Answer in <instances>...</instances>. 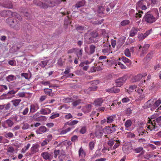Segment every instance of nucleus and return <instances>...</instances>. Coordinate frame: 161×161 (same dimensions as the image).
Segmentation results:
<instances>
[{"label": "nucleus", "mask_w": 161, "mask_h": 161, "mask_svg": "<svg viewBox=\"0 0 161 161\" xmlns=\"http://www.w3.org/2000/svg\"><path fill=\"white\" fill-rule=\"evenodd\" d=\"M161 121V116L156 118L155 119L152 120L151 125H147V130L157 131L158 130Z\"/></svg>", "instance_id": "1"}, {"label": "nucleus", "mask_w": 161, "mask_h": 161, "mask_svg": "<svg viewBox=\"0 0 161 161\" xmlns=\"http://www.w3.org/2000/svg\"><path fill=\"white\" fill-rule=\"evenodd\" d=\"M35 4L37 6L44 8H46L48 6L53 7L55 6L57 4V3L55 1H53L50 0H45L43 2H39L38 3H35Z\"/></svg>", "instance_id": "2"}, {"label": "nucleus", "mask_w": 161, "mask_h": 161, "mask_svg": "<svg viewBox=\"0 0 161 161\" xmlns=\"http://www.w3.org/2000/svg\"><path fill=\"white\" fill-rule=\"evenodd\" d=\"M99 81L98 80H95L91 82V84L93 86L89 87L87 89L85 90L84 92L85 93L89 94L92 91H94L96 90L97 87L96 85L99 83Z\"/></svg>", "instance_id": "3"}, {"label": "nucleus", "mask_w": 161, "mask_h": 161, "mask_svg": "<svg viewBox=\"0 0 161 161\" xmlns=\"http://www.w3.org/2000/svg\"><path fill=\"white\" fill-rule=\"evenodd\" d=\"M127 79V76L124 75L122 77L118 78L115 80V83L116 87H120L122 86L125 82Z\"/></svg>", "instance_id": "4"}, {"label": "nucleus", "mask_w": 161, "mask_h": 161, "mask_svg": "<svg viewBox=\"0 0 161 161\" xmlns=\"http://www.w3.org/2000/svg\"><path fill=\"white\" fill-rule=\"evenodd\" d=\"M159 17V14L158 12L157 16L156 17H155L151 14H148L146 15L144 18L145 21L148 23H152L156 21V20Z\"/></svg>", "instance_id": "5"}, {"label": "nucleus", "mask_w": 161, "mask_h": 161, "mask_svg": "<svg viewBox=\"0 0 161 161\" xmlns=\"http://www.w3.org/2000/svg\"><path fill=\"white\" fill-rule=\"evenodd\" d=\"M137 92L138 93L139 95V97H134V98H132L133 99H135V101H138L139 100H141L143 98L145 97V95L143 92V89L139 88L137 90Z\"/></svg>", "instance_id": "6"}, {"label": "nucleus", "mask_w": 161, "mask_h": 161, "mask_svg": "<svg viewBox=\"0 0 161 161\" xmlns=\"http://www.w3.org/2000/svg\"><path fill=\"white\" fill-rule=\"evenodd\" d=\"M147 75L146 73H144L143 74H139L136 75L134 76L132 79V82H136L139 81L143 77H144Z\"/></svg>", "instance_id": "7"}, {"label": "nucleus", "mask_w": 161, "mask_h": 161, "mask_svg": "<svg viewBox=\"0 0 161 161\" xmlns=\"http://www.w3.org/2000/svg\"><path fill=\"white\" fill-rule=\"evenodd\" d=\"M45 117V116L40 115L39 113L37 112L33 115L32 119L35 121H39L42 120L43 118Z\"/></svg>", "instance_id": "8"}, {"label": "nucleus", "mask_w": 161, "mask_h": 161, "mask_svg": "<svg viewBox=\"0 0 161 161\" xmlns=\"http://www.w3.org/2000/svg\"><path fill=\"white\" fill-rule=\"evenodd\" d=\"M150 34V31H148L145 33L139 34L138 35V38L139 41H142L146 38Z\"/></svg>", "instance_id": "9"}, {"label": "nucleus", "mask_w": 161, "mask_h": 161, "mask_svg": "<svg viewBox=\"0 0 161 161\" xmlns=\"http://www.w3.org/2000/svg\"><path fill=\"white\" fill-rule=\"evenodd\" d=\"M139 29L136 27H133L130 32V36L131 37H134L137 34Z\"/></svg>", "instance_id": "10"}, {"label": "nucleus", "mask_w": 161, "mask_h": 161, "mask_svg": "<svg viewBox=\"0 0 161 161\" xmlns=\"http://www.w3.org/2000/svg\"><path fill=\"white\" fill-rule=\"evenodd\" d=\"M30 108V112L31 113H33L36 112L39 109V107L37 104H31Z\"/></svg>", "instance_id": "11"}, {"label": "nucleus", "mask_w": 161, "mask_h": 161, "mask_svg": "<svg viewBox=\"0 0 161 161\" xmlns=\"http://www.w3.org/2000/svg\"><path fill=\"white\" fill-rule=\"evenodd\" d=\"M13 122L11 120L8 119L4 122V124H3V126L4 128H7V125L8 127H11L13 125Z\"/></svg>", "instance_id": "12"}, {"label": "nucleus", "mask_w": 161, "mask_h": 161, "mask_svg": "<svg viewBox=\"0 0 161 161\" xmlns=\"http://www.w3.org/2000/svg\"><path fill=\"white\" fill-rule=\"evenodd\" d=\"M136 86L135 85L130 86L129 88L126 89V90H127V92L129 94H131L132 92H136Z\"/></svg>", "instance_id": "13"}, {"label": "nucleus", "mask_w": 161, "mask_h": 161, "mask_svg": "<svg viewBox=\"0 0 161 161\" xmlns=\"http://www.w3.org/2000/svg\"><path fill=\"white\" fill-rule=\"evenodd\" d=\"M147 131H146L142 127H140L138 129V131L139 133V135L143 136H144L146 135L148 132L146 133Z\"/></svg>", "instance_id": "14"}, {"label": "nucleus", "mask_w": 161, "mask_h": 161, "mask_svg": "<svg viewBox=\"0 0 161 161\" xmlns=\"http://www.w3.org/2000/svg\"><path fill=\"white\" fill-rule=\"evenodd\" d=\"M51 112V110L48 108H42L40 111L41 114L43 115L48 114Z\"/></svg>", "instance_id": "15"}, {"label": "nucleus", "mask_w": 161, "mask_h": 161, "mask_svg": "<svg viewBox=\"0 0 161 161\" xmlns=\"http://www.w3.org/2000/svg\"><path fill=\"white\" fill-rule=\"evenodd\" d=\"M153 98H152L149 100L145 103L144 106V108H147L150 107L153 108Z\"/></svg>", "instance_id": "16"}, {"label": "nucleus", "mask_w": 161, "mask_h": 161, "mask_svg": "<svg viewBox=\"0 0 161 161\" xmlns=\"http://www.w3.org/2000/svg\"><path fill=\"white\" fill-rule=\"evenodd\" d=\"M39 145L37 144H34L31 148V151L33 153H35L38 152L39 151Z\"/></svg>", "instance_id": "17"}, {"label": "nucleus", "mask_w": 161, "mask_h": 161, "mask_svg": "<svg viewBox=\"0 0 161 161\" xmlns=\"http://www.w3.org/2000/svg\"><path fill=\"white\" fill-rule=\"evenodd\" d=\"M153 108L158 107L161 103V100L159 99L156 100L155 99L153 98Z\"/></svg>", "instance_id": "18"}, {"label": "nucleus", "mask_w": 161, "mask_h": 161, "mask_svg": "<svg viewBox=\"0 0 161 161\" xmlns=\"http://www.w3.org/2000/svg\"><path fill=\"white\" fill-rule=\"evenodd\" d=\"M103 134V131L102 129H97L95 132V136L98 138H101Z\"/></svg>", "instance_id": "19"}, {"label": "nucleus", "mask_w": 161, "mask_h": 161, "mask_svg": "<svg viewBox=\"0 0 161 161\" xmlns=\"http://www.w3.org/2000/svg\"><path fill=\"white\" fill-rule=\"evenodd\" d=\"M116 118V115H113L107 117V123H112Z\"/></svg>", "instance_id": "20"}, {"label": "nucleus", "mask_w": 161, "mask_h": 161, "mask_svg": "<svg viewBox=\"0 0 161 161\" xmlns=\"http://www.w3.org/2000/svg\"><path fill=\"white\" fill-rule=\"evenodd\" d=\"M115 127L114 125H112V127H109L107 128L106 129L107 132L108 133L110 134L114 132L116 130Z\"/></svg>", "instance_id": "21"}, {"label": "nucleus", "mask_w": 161, "mask_h": 161, "mask_svg": "<svg viewBox=\"0 0 161 161\" xmlns=\"http://www.w3.org/2000/svg\"><path fill=\"white\" fill-rule=\"evenodd\" d=\"M104 99L103 98H98L94 102V104L96 106H100L103 102Z\"/></svg>", "instance_id": "22"}, {"label": "nucleus", "mask_w": 161, "mask_h": 161, "mask_svg": "<svg viewBox=\"0 0 161 161\" xmlns=\"http://www.w3.org/2000/svg\"><path fill=\"white\" fill-rule=\"evenodd\" d=\"M47 128L44 126L40 127L39 129L36 130V132L37 134H41L46 131Z\"/></svg>", "instance_id": "23"}, {"label": "nucleus", "mask_w": 161, "mask_h": 161, "mask_svg": "<svg viewBox=\"0 0 161 161\" xmlns=\"http://www.w3.org/2000/svg\"><path fill=\"white\" fill-rule=\"evenodd\" d=\"M92 106L91 104H88L86 105L83 108V111L85 113H88L91 110Z\"/></svg>", "instance_id": "24"}, {"label": "nucleus", "mask_w": 161, "mask_h": 161, "mask_svg": "<svg viewBox=\"0 0 161 161\" xmlns=\"http://www.w3.org/2000/svg\"><path fill=\"white\" fill-rule=\"evenodd\" d=\"M120 60V58H119L115 62V66H117V65H119V67L122 69H126V66L124 65L123 64H122L119 61Z\"/></svg>", "instance_id": "25"}, {"label": "nucleus", "mask_w": 161, "mask_h": 161, "mask_svg": "<svg viewBox=\"0 0 161 161\" xmlns=\"http://www.w3.org/2000/svg\"><path fill=\"white\" fill-rule=\"evenodd\" d=\"M78 154L80 157L83 158L85 156L86 153L82 147H81L79 149Z\"/></svg>", "instance_id": "26"}, {"label": "nucleus", "mask_w": 161, "mask_h": 161, "mask_svg": "<svg viewBox=\"0 0 161 161\" xmlns=\"http://www.w3.org/2000/svg\"><path fill=\"white\" fill-rule=\"evenodd\" d=\"M110 45L102 49V52L105 54L108 55L110 52Z\"/></svg>", "instance_id": "27"}, {"label": "nucleus", "mask_w": 161, "mask_h": 161, "mask_svg": "<svg viewBox=\"0 0 161 161\" xmlns=\"http://www.w3.org/2000/svg\"><path fill=\"white\" fill-rule=\"evenodd\" d=\"M7 22L8 24L12 26L14 25L15 22H17V20L15 19H8L7 20Z\"/></svg>", "instance_id": "28"}, {"label": "nucleus", "mask_w": 161, "mask_h": 161, "mask_svg": "<svg viewBox=\"0 0 161 161\" xmlns=\"http://www.w3.org/2000/svg\"><path fill=\"white\" fill-rule=\"evenodd\" d=\"M146 1L143 0H141L139 1L136 4V8L137 9H139V8H141V7L144 4H145Z\"/></svg>", "instance_id": "29"}, {"label": "nucleus", "mask_w": 161, "mask_h": 161, "mask_svg": "<svg viewBox=\"0 0 161 161\" xmlns=\"http://www.w3.org/2000/svg\"><path fill=\"white\" fill-rule=\"evenodd\" d=\"M41 156L45 159H49L50 156V154L47 152H44L41 154Z\"/></svg>", "instance_id": "30"}, {"label": "nucleus", "mask_w": 161, "mask_h": 161, "mask_svg": "<svg viewBox=\"0 0 161 161\" xmlns=\"http://www.w3.org/2000/svg\"><path fill=\"white\" fill-rule=\"evenodd\" d=\"M102 155L101 150L100 149L97 150L95 152V153L92 157V158H96L100 157Z\"/></svg>", "instance_id": "31"}, {"label": "nucleus", "mask_w": 161, "mask_h": 161, "mask_svg": "<svg viewBox=\"0 0 161 161\" xmlns=\"http://www.w3.org/2000/svg\"><path fill=\"white\" fill-rule=\"evenodd\" d=\"M132 123V121L129 119L126 121L125 124V125L126 130L128 129V128L131 126Z\"/></svg>", "instance_id": "32"}, {"label": "nucleus", "mask_w": 161, "mask_h": 161, "mask_svg": "<svg viewBox=\"0 0 161 161\" xmlns=\"http://www.w3.org/2000/svg\"><path fill=\"white\" fill-rule=\"evenodd\" d=\"M149 47V45L148 44H145L144 45V46L143 47L142 53L141 54V56H142L143 55V54L145 53L146 51Z\"/></svg>", "instance_id": "33"}, {"label": "nucleus", "mask_w": 161, "mask_h": 161, "mask_svg": "<svg viewBox=\"0 0 161 161\" xmlns=\"http://www.w3.org/2000/svg\"><path fill=\"white\" fill-rule=\"evenodd\" d=\"M85 4V1L82 0L81 1L78 2L75 5V7L77 8H80V7L83 6Z\"/></svg>", "instance_id": "34"}, {"label": "nucleus", "mask_w": 161, "mask_h": 161, "mask_svg": "<svg viewBox=\"0 0 161 161\" xmlns=\"http://www.w3.org/2000/svg\"><path fill=\"white\" fill-rule=\"evenodd\" d=\"M21 100L19 99H17L13 100L11 101L13 105L15 107H16L19 105V103L21 101Z\"/></svg>", "instance_id": "35"}, {"label": "nucleus", "mask_w": 161, "mask_h": 161, "mask_svg": "<svg viewBox=\"0 0 161 161\" xmlns=\"http://www.w3.org/2000/svg\"><path fill=\"white\" fill-rule=\"evenodd\" d=\"M14 149L12 147H10L7 149V154L11 155L13 154Z\"/></svg>", "instance_id": "36"}, {"label": "nucleus", "mask_w": 161, "mask_h": 161, "mask_svg": "<svg viewBox=\"0 0 161 161\" xmlns=\"http://www.w3.org/2000/svg\"><path fill=\"white\" fill-rule=\"evenodd\" d=\"M16 79V77L12 75H9L6 78L7 80L9 82L12 81Z\"/></svg>", "instance_id": "37"}, {"label": "nucleus", "mask_w": 161, "mask_h": 161, "mask_svg": "<svg viewBox=\"0 0 161 161\" xmlns=\"http://www.w3.org/2000/svg\"><path fill=\"white\" fill-rule=\"evenodd\" d=\"M16 30H18L20 28V24L19 23V21L17 20V22H15L14 25L12 26Z\"/></svg>", "instance_id": "38"}, {"label": "nucleus", "mask_w": 161, "mask_h": 161, "mask_svg": "<svg viewBox=\"0 0 161 161\" xmlns=\"http://www.w3.org/2000/svg\"><path fill=\"white\" fill-rule=\"evenodd\" d=\"M41 84L44 86L49 85L50 87H53L55 88L56 87V86H52L50 85V82L49 81H42L41 82Z\"/></svg>", "instance_id": "39"}, {"label": "nucleus", "mask_w": 161, "mask_h": 161, "mask_svg": "<svg viewBox=\"0 0 161 161\" xmlns=\"http://www.w3.org/2000/svg\"><path fill=\"white\" fill-rule=\"evenodd\" d=\"M3 7L8 8H11L13 7L12 4L10 1L8 2L7 3L5 4Z\"/></svg>", "instance_id": "40"}, {"label": "nucleus", "mask_w": 161, "mask_h": 161, "mask_svg": "<svg viewBox=\"0 0 161 161\" xmlns=\"http://www.w3.org/2000/svg\"><path fill=\"white\" fill-rule=\"evenodd\" d=\"M82 49H77L76 51V54L77 57L79 58L82 57Z\"/></svg>", "instance_id": "41"}, {"label": "nucleus", "mask_w": 161, "mask_h": 161, "mask_svg": "<svg viewBox=\"0 0 161 161\" xmlns=\"http://www.w3.org/2000/svg\"><path fill=\"white\" fill-rule=\"evenodd\" d=\"M96 47L94 45H91L90 46L89 54H92L95 51Z\"/></svg>", "instance_id": "42"}, {"label": "nucleus", "mask_w": 161, "mask_h": 161, "mask_svg": "<svg viewBox=\"0 0 161 161\" xmlns=\"http://www.w3.org/2000/svg\"><path fill=\"white\" fill-rule=\"evenodd\" d=\"M78 122V121L76 120H72L70 122H68L66 123V125L72 126L76 124Z\"/></svg>", "instance_id": "43"}, {"label": "nucleus", "mask_w": 161, "mask_h": 161, "mask_svg": "<svg viewBox=\"0 0 161 161\" xmlns=\"http://www.w3.org/2000/svg\"><path fill=\"white\" fill-rule=\"evenodd\" d=\"M115 142H116V143H115L114 146L113 147L112 149L113 150H114L118 147L120 144V141L119 140H116Z\"/></svg>", "instance_id": "44"}, {"label": "nucleus", "mask_w": 161, "mask_h": 161, "mask_svg": "<svg viewBox=\"0 0 161 161\" xmlns=\"http://www.w3.org/2000/svg\"><path fill=\"white\" fill-rule=\"evenodd\" d=\"M131 52L128 48H126L124 51L125 55L127 57H131Z\"/></svg>", "instance_id": "45"}, {"label": "nucleus", "mask_w": 161, "mask_h": 161, "mask_svg": "<svg viewBox=\"0 0 161 161\" xmlns=\"http://www.w3.org/2000/svg\"><path fill=\"white\" fill-rule=\"evenodd\" d=\"M130 22L129 20L125 19L121 21L120 23V25L121 26H125L128 25Z\"/></svg>", "instance_id": "46"}, {"label": "nucleus", "mask_w": 161, "mask_h": 161, "mask_svg": "<svg viewBox=\"0 0 161 161\" xmlns=\"http://www.w3.org/2000/svg\"><path fill=\"white\" fill-rule=\"evenodd\" d=\"M30 146V144H27L26 146H25L24 148L22 149L21 150V152L23 153H25L26 151L29 149Z\"/></svg>", "instance_id": "47"}, {"label": "nucleus", "mask_w": 161, "mask_h": 161, "mask_svg": "<svg viewBox=\"0 0 161 161\" xmlns=\"http://www.w3.org/2000/svg\"><path fill=\"white\" fill-rule=\"evenodd\" d=\"M81 101L80 99H78L75 101H74L72 103V104L73 106L75 107L76 106L79 105L81 103Z\"/></svg>", "instance_id": "48"}, {"label": "nucleus", "mask_w": 161, "mask_h": 161, "mask_svg": "<svg viewBox=\"0 0 161 161\" xmlns=\"http://www.w3.org/2000/svg\"><path fill=\"white\" fill-rule=\"evenodd\" d=\"M48 61L47 60L42 61L40 63V65L41 67L44 68L47 64Z\"/></svg>", "instance_id": "49"}, {"label": "nucleus", "mask_w": 161, "mask_h": 161, "mask_svg": "<svg viewBox=\"0 0 161 161\" xmlns=\"http://www.w3.org/2000/svg\"><path fill=\"white\" fill-rule=\"evenodd\" d=\"M59 116V114L58 113H55L54 112L52 114V115L50 116V118L51 119H54L57 117H58Z\"/></svg>", "instance_id": "50"}, {"label": "nucleus", "mask_w": 161, "mask_h": 161, "mask_svg": "<svg viewBox=\"0 0 161 161\" xmlns=\"http://www.w3.org/2000/svg\"><path fill=\"white\" fill-rule=\"evenodd\" d=\"M5 136L7 138H11L13 137L14 135L12 133L9 132L6 133Z\"/></svg>", "instance_id": "51"}, {"label": "nucleus", "mask_w": 161, "mask_h": 161, "mask_svg": "<svg viewBox=\"0 0 161 161\" xmlns=\"http://www.w3.org/2000/svg\"><path fill=\"white\" fill-rule=\"evenodd\" d=\"M104 10V7L102 6H99L98 7L97 12L99 14H103Z\"/></svg>", "instance_id": "52"}, {"label": "nucleus", "mask_w": 161, "mask_h": 161, "mask_svg": "<svg viewBox=\"0 0 161 161\" xmlns=\"http://www.w3.org/2000/svg\"><path fill=\"white\" fill-rule=\"evenodd\" d=\"M122 61L125 63H128L129 64H131L130 61L128 58L125 57H123L121 58Z\"/></svg>", "instance_id": "53"}, {"label": "nucleus", "mask_w": 161, "mask_h": 161, "mask_svg": "<svg viewBox=\"0 0 161 161\" xmlns=\"http://www.w3.org/2000/svg\"><path fill=\"white\" fill-rule=\"evenodd\" d=\"M9 11L6 10H3L0 12V15L1 16H5L8 13Z\"/></svg>", "instance_id": "54"}, {"label": "nucleus", "mask_w": 161, "mask_h": 161, "mask_svg": "<svg viewBox=\"0 0 161 161\" xmlns=\"http://www.w3.org/2000/svg\"><path fill=\"white\" fill-rule=\"evenodd\" d=\"M122 101L123 103H127L130 101V99L128 97H124L122 99Z\"/></svg>", "instance_id": "55"}, {"label": "nucleus", "mask_w": 161, "mask_h": 161, "mask_svg": "<svg viewBox=\"0 0 161 161\" xmlns=\"http://www.w3.org/2000/svg\"><path fill=\"white\" fill-rule=\"evenodd\" d=\"M130 149H131V147H130ZM129 148L127 146H124L123 147V151L126 153H128L129 152Z\"/></svg>", "instance_id": "56"}, {"label": "nucleus", "mask_w": 161, "mask_h": 161, "mask_svg": "<svg viewBox=\"0 0 161 161\" xmlns=\"http://www.w3.org/2000/svg\"><path fill=\"white\" fill-rule=\"evenodd\" d=\"M95 143L93 142H89V148L90 150H92L94 148Z\"/></svg>", "instance_id": "57"}, {"label": "nucleus", "mask_w": 161, "mask_h": 161, "mask_svg": "<svg viewBox=\"0 0 161 161\" xmlns=\"http://www.w3.org/2000/svg\"><path fill=\"white\" fill-rule=\"evenodd\" d=\"M156 118V115H152L151 117V119H149L148 123L151 125L152 120L153 119H155Z\"/></svg>", "instance_id": "58"}, {"label": "nucleus", "mask_w": 161, "mask_h": 161, "mask_svg": "<svg viewBox=\"0 0 161 161\" xmlns=\"http://www.w3.org/2000/svg\"><path fill=\"white\" fill-rule=\"evenodd\" d=\"M78 140V136L76 135L73 136L71 138V141L73 142H75Z\"/></svg>", "instance_id": "59"}, {"label": "nucleus", "mask_w": 161, "mask_h": 161, "mask_svg": "<svg viewBox=\"0 0 161 161\" xmlns=\"http://www.w3.org/2000/svg\"><path fill=\"white\" fill-rule=\"evenodd\" d=\"M143 148L142 147H139L138 148H137L134 150V151L136 153H140L142 150Z\"/></svg>", "instance_id": "60"}, {"label": "nucleus", "mask_w": 161, "mask_h": 161, "mask_svg": "<svg viewBox=\"0 0 161 161\" xmlns=\"http://www.w3.org/2000/svg\"><path fill=\"white\" fill-rule=\"evenodd\" d=\"M86 131V128L85 126H83L82 127L80 131V133L82 134L85 133Z\"/></svg>", "instance_id": "61"}, {"label": "nucleus", "mask_w": 161, "mask_h": 161, "mask_svg": "<svg viewBox=\"0 0 161 161\" xmlns=\"http://www.w3.org/2000/svg\"><path fill=\"white\" fill-rule=\"evenodd\" d=\"M115 141V140H114L113 139H111L109 140L108 142V145L110 146H112L114 144V142Z\"/></svg>", "instance_id": "62"}, {"label": "nucleus", "mask_w": 161, "mask_h": 161, "mask_svg": "<svg viewBox=\"0 0 161 161\" xmlns=\"http://www.w3.org/2000/svg\"><path fill=\"white\" fill-rule=\"evenodd\" d=\"M29 112V109L28 108H25L22 112V114L24 115L27 114Z\"/></svg>", "instance_id": "63"}, {"label": "nucleus", "mask_w": 161, "mask_h": 161, "mask_svg": "<svg viewBox=\"0 0 161 161\" xmlns=\"http://www.w3.org/2000/svg\"><path fill=\"white\" fill-rule=\"evenodd\" d=\"M44 92H45V94L48 95L49 94V93L51 92H52V90L51 89L46 88V89H44Z\"/></svg>", "instance_id": "64"}]
</instances>
